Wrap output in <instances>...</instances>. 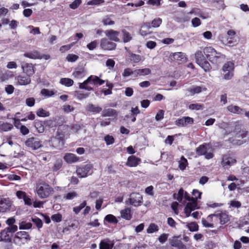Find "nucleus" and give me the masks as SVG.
I'll list each match as a JSON object with an SVG mask.
<instances>
[{
    "label": "nucleus",
    "mask_w": 249,
    "mask_h": 249,
    "mask_svg": "<svg viewBox=\"0 0 249 249\" xmlns=\"http://www.w3.org/2000/svg\"><path fill=\"white\" fill-rule=\"evenodd\" d=\"M159 227L154 223L150 224L146 230L148 233H152L159 231Z\"/></svg>",
    "instance_id": "37998d69"
},
{
    "label": "nucleus",
    "mask_w": 249,
    "mask_h": 249,
    "mask_svg": "<svg viewBox=\"0 0 249 249\" xmlns=\"http://www.w3.org/2000/svg\"><path fill=\"white\" fill-rule=\"evenodd\" d=\"M11 202L9 198L0 196V212L4 213L9 210Z\"/></svg>",
    "instance_id": "9d476101"
},
{
    "label": "nucleus",
    "mask_w": 249,
    "mask_h": 249,
    "mask_svg": "<svg viewBox=\"0 0 249 249\" xmlns=\"http://www.w3.org/2000/svg\"><path fill=\"white\" fill-rule=\"evenodd\" d=\"M203 53L209 61L213 64L220 63L225 59V55L219 52H217L214 48L211 46L206 47L203 49Z\"/></svg>",
    "instance_id": "f257e3e1"
},
{
    "label": "nucleus",
    "mask_w": 249,
    "mask_h": 249,
    "mask_svg": "<svg viewBox=\"0 0 249 249\" xmlns=\"http://www.w3.org/2000/svg\"><path fill=\"white\" fill-rule=\"evenodd\" d=\"M88 78L89 83L94 85L100 86L106 82L105 80L100 79L98 76L95 75H91Z\"/></svg>",
    "instance_id": "4be33fe9"
},
{
    "label": "nucleus",
    "mask_w": 249,
    "mask_h": 249,
    "mask_svg": "<svg viewBox=\"0 0 249 249\" xmlns=\"http://www.w3.org/2000/svg\"><path fill=\"white\" fill-rule=\"evenodd\" d=\"M151 72V71L149 68L135 70L136 77L140 76L147 75L150 74Z\"/></svg>",
    "instance_id": "a878e982"
},
{
    "label": "nucleus",
    "mask_w": 249,
    "mask_h": 249,
    "mask_svg": "<svg viewBox=\"0 0 249 249\" xmlns=\"http://www.w3.org/2000/svg\"><path fill=\"white\" fill-rule=\"evenodd\" d=\"M196 151L198 156L204 155L208 160L212 159L213 156V148L209 143H205L199 145L196 148Z\"/></svg>",
    "instance_id": "7ed1b4c3"
},
{
    "label": "nucleus",
    "mask_w": 249,
    "mask_h": 249,
    "mask_svg": "<svg viewBox=\"0 0 249 249\" xmlns=\"http://www.w3.org/2000/svg\"><path fill=\"white\" fill-rule=\"evenodd\" d=\"M236 162V160L233 157L225 155L223 157L221 164L225 168L228 169Z\"/></svg>",
    "instance_id": "6e6552de"
},
{
    "label": "nucleus",
    "mask_w": 249,
    "mask_h": 249,
    "mask_svg": "<svg viewBox=\"0 0 249 249\" xmlns=\"http://www.w3.org/2000/svg\"><path fill=\"white\" fill-rule=\"evenodd\" d=\"M11 237V234L6 230V229L0 232V241L10 240Z\"/></svg>",
    "instance_id": "c85d7f7f"
},
{
    "label": "nucleus",
    "mask_w": 249,
    "mask_h": 249,
    "mask_svg": "<svg viewBox=\"0 0 249 249\" xmlns=\"http://www.w3.org/2000/svg\"><path fill=\"white\" fill-rule=\"evenodd\" d=\"M175 198L177 199L178 201L179 202H181L182 200V198L184 196V191L183 189H180L178 194L174 195Z\"/></svg>",
    "instance_id": "052dcab7"
},
{
    "label": "nucleus",
    "mask_w": 249,
    "mask_h": 249,
    "mask_svg": "<svg viewBox=\"0 0 249 249\" xmlns=\"http://www.w3.org/2000/svg\"><path fill=\"white\" fill-rule=\"evenodd\" d=\"M223 78L226 80L231 79L233 76V71H227V72H223Z\"/></svg>",
    "instance_id": "bf43d9fd"
},
{
    "label": "nucleus",
    "mask_w": 249,
    "mask_h": 249,
    "mask_svg": "<svg viewBox=\"0 0 249 249\" xmlns=\"http://www.w3.org/2000/svg\"><path fill=\"white\" fill-rule=\"evenodd\" d=\"M31 221L36 225L39 231L42 227L43 222L40 218L36 216L33 217L31 218Z\"/></svg>",
    "instance_id": "e433bc0d"
},
{
    "label": "nucleus",
    "mask_w": 249,
    "mask_h": 249,
    "mask_svg": "<svg viewBox=\"0 0 249 249\" xmlns=\"http://www.w3.org/2000/svg\"><path fill=\"white\" fill-rule=\"evenodd\" d=\"M206 90V89L205 87L198 86H193L187 89V91L190 92L191 95L198 94L202 92L203 90L205 91Z\"/></svg>",
    "instance_id": "393cba45"
},
{
    "label": "nucleus",
    "mask_w": 249,
    "mask_h": 249,
    "mask_svg": "<svg viewBox=\"0 0 249 249\" xmlns=\"http://www.w3.org/2000/svg\"><path fill=\"white\" fill-rule=\"evenodd\" d=\"M227 110L231 113L237 114H244V109L240 108L239 107L237 106H234L232 105H230L227 107Z\"/></svg>",
    "instance_id": "5701e85b"
},
{
    "label": "nucleus",
    "mask_w": 249,
    "mask_h": 249,
    "mask_svg": "<svg viewBox=\"0 0 249 249\" xmlns=\"http://www.w3.org/2000/svg\"><path fill=\"white\" fill-rule=\"evenodd\" d=\"M69 129V127L67 126H62L60 127L57 130V133H58L57 138L61 139V140H63L65 137V135L64 134H61L62 130L63 129L65 130V129Z\"/></svg>",
    "instance_id": "603ef678"
},
{
    "label": "nucleus",
    "mask_w": 249,
    "mask_h": 249,
    "mask_svg": "<svg viewBox=\"0 0 249 249\" xmlns=\"http://www.w3.org/2000/svg\"><path fill=\"white\" fill-rule=\"evenodd\" d=\"M89 83L88 81V78L84 81L83 83H79V88L80 89H84L88 91H91L93 90V88L88 86V84Z\"/></svg>",
    "instance_id": "c9c22d12"
},
{
    "label": "nucleus",
    "mask_w": 249,
    "mask_h": 249,
    "mask_svg": "<svg viewBox=\"0 0 249 249\" xmlns=\"http://www.w3.org/2000/svg\"><path fill=\"white\" fill-rule=\"evenodd\" d=\"M16 238L18 239L23 238L26 240H29V235L26 231H19L16 233Z\"/></svg>",
    "instance_id": "a19ab883"
},
{
    "label": "nucleus",
    "mask_w": 249,
    "mask_h": 249,
    "mask_svg": "<svg viewBox=\"0 0 249 249\" xmlns=\"http://www.w3.org/2000/svg\"><path fill=\"white\" fill-rule=\"evenodd\" d=\"M187 164V160L184 157L182 156L179 163V167L180 169L181 170H184Z\"/></svg>",
    "instance_id": "3c124183"
},
{
    "label": "nucleus",
    "mask_w": 249,
    "mask_h": 249,
    "mask_svg": "<svg viewBox=\"0 0 249 249\" xmlns=\"http://www.w3.org/2000/svg\"><path fill=\"white\" fill-rule=\"evenodd\" d=\"M185 226L190 231L194 232L197 231L198 230V225L196 222H192L190 223H185Z\"/></svg>",
    "instance_id": "72a5a7b5"
},
{
    "label": "nucleus",
    "mask_w": 249,
    "mask_h": 249,
    "mask_svg": "<svg viewBox=\"0 0 249 249\" xmlns=\"http://www.w3.org/2000/svg\"><path fill=\"white\" fill-rule=\"evenodd\" d=\"M142 203V197L139 193L131 194L130 197L125 201L126 204H130L135 207L141 205Z\"/></svg>",
    "instance_id": "423d86ee"
},
{
    "label": "nucleus",
    "mask_w": 249,
    "mask_h": 249,
    "mask_svg": "<svg viewBox=\"0 0 249 249\" xmlns=\"http://www.w3.org/2000/svg\"><path fill=\"white\" fill-rule=\"evenodd\" d=\"M78 196V194L74 191L70 192L64 196V198L66 200H71Z\"/></svg>",
    "instance_id": "de8ad7c7"
},
{
    "label": "nucleus",
    "mask_w": 249,
    "mask_h": 249,
    "mask_svg": "<svg viewBox=\"0 0 249 249\" xmlns=\"http://www.w3.org/2000/svg\"><path fill=\"white\" fill-rule=\"evenodd\" d=\"M120 213L121 217L125 220H129L132 218V215L130 208L126 207L124 210H121Z\"/></svg>",
    "instance_id": "b1692460"
},
{
    "label": "nucleus",
    "mask_w": 249,
    "mask_h": 249,
    "mask_svg": "<svg viewBox=\"0 0 249 249\" xmlns=\"http://www.w3.org/2000/svg\"><path fill=\"white\" fill-rule=\"evenodd\" d=\"M162 23V19L157 18L153 19L151 22V26L154 28L159 27Z\"/></svg>",
    "instance_id": "6e6d98bb"
},
{
    "label": "nucleus",
    "mask_w": 249,
    "mask_h": 249,
    "mask_svg": "<svg viewBox=\"0 0 249 249\" xmlns=\"http://www.w3.org/2000/svg\"><path fill=\"white\" fill-rule=\"evenodd\" d=\"M100 46L102 49L105 50H112L115 49L116 44L114 42L109 41L106 38H103L101 39Z\"/></svg>",
    "instance_id": "9b49d317"
},
{
    "label": "nucleus",
    "mask_w": 249,
    "mask_h": 249,
    "mask_svg": "<svg viewBox=\"0 0 249 249\" xmlns=\"http://www.w3.org/2000/svg\"><path fill=\"white\" fill-rule=\"evenodd\" d=\"M78 58V56L74 54H69L66 57L68 61L71 62H74L76 61Z\"/></svg>",
    "instance_id": "680f3d73"
},
{
    "label": "nucleus",
    "mask_w": 249,
    "mask_h": 249,
    "mask_svg": "<svg viewBox=\"0 0 249 249\" xmlns=\"http://www.w3.org/2000/svg\"><path fill=\"white\" fill-rule=\"evenodd\" d=\"M74 108L70 105H64L62 107V109L65 113H70L74 110Z\"/></svg>",
    "instance_id": "13d9d810"
},
{
    "label": "nucleus",
    "mask_w": 249,
    "mask_h": 249,
    "mask_svg": "<svg viewBox=\"0 0 249 249\" xmlns=\"http://www.w3.org/2000/svg\"><path fill=\"white\" fill-rule=\"evenodd\" d=\"M92 166L90 164H87L83 167H78L76 173L79 178H86L88 175L91 174Z\"/></svg>",
    "instance_id": "0eeeda50"
},
{
    "label": "nucleus",
    "mask_w": 249,
    "mask_h": 249,
    "mask_svg": "<svg viewBox=\"0 0 249 249\" xmlns=\"http://www.w3.org/2000/svg\"><path fill=\"white\" fill-rule=\"evenodd\" d=\"M104 140L107 145L112 144L114 142V139L113 136L107 135L105 136Z\"/></svg>",
    "instance_id": "4d7b16f0"
},
{
    "label": "nucleus",
    "mask_w": 249,
    "mask_h": 249,
    "mask_svg": "<svg viewBox=\"0 0 249 249\" xmlns=\"http://www.w3.org/2000/svg\"><path fill=\"white\" fill-rule=\"evenodd\" d=\"M199 66H200L205 71H209L211 69V66L209 63L206 60L203 59L197 63Z\"/></svg>",
    "instance_id": "473e14b6"
},
{
    "label": "nucleus",
    "mask_w": 249,
    "mask_h": 249,
    "mask_svg": "<svg viewBox=\"0 0 249 249\" xmlns=\"http://www.w3.org/2000/svg\"><path fill=\"white\" fill-rule=\"evenodd\" d=\"M25 145L32 150H36L43 146L42 142L38 138L31 137L25 142Z\"/></svg>",
    "instance_id": "39448f33"
},
{
    "label": "nucleus",
    "mask_w": 249,
    "mask_h": 249,
    "mask_svg": "<svg viewBox=\"0 0 249 249\" xmlns=\"http://www.w3.org/2000/svg\"><path fill=\"white\" fill-rule=\"evenodd\" d=\"M117 115V112L115 110L111 108H108L104 110L102 112V116L103 117L106 116H115Z\"/></svg>",
    "instance_id": "58836bf2"
},
{
    "label": "nucleus",
    "mask_w": 249,
    "mask_h": 249,
    "mask_svg": "<svg viewBox=\"0 0 249 249\" xmlns=\"http://www.w3.org/2000/svg\"><path fill=\"white\" fill-rule=\"evenodd\" d=\"M36 115L39 117H45L49 116L50 113L43 108H39L36 112Z\"/></svg>",
    "instance_id": "8fccbe9b"
},
{
    "label": "nucleus",
    "mask_w": 249,
    "mask_h": 249,
    "mask_svg": "<svg viewBox=\"0 0 249 249\" xmlns=\"http://www.w3.org/2000/svg\"><path fill=\"white\" fill-rule=\"evenodd\" d=\"M170 244L173 247H175L179 249H186V247L183 243L178 239V237L174 236L170 239Z\"/></svg>",
    "instance_id": "2eb2a0df"
},
{
    "label": "nucleus",
    "mask_w": 249,
    "mask_h": 249,
    "mask_svg": "<svg viewBox=\"0 0 249 249\" xmlns=\"http://www.w3.org/2000/svg\"><path fill=\"white\" fill-rule=\"evenodd\" d=\"M41 94L44 96L49 97L53 95L55 92L53 90L44 89L41 90Z\"/></svg>",
    "instance_id": "a18cd8bd"
},
{
    "label": "nucleus",
    "mask_w": 249,
    "mask_h": 249,
    "mask_svg": "<svg viewBox=\"0 0 249 249\" xmlns=\"http://www.w3.org/2000/svg\"><path fill=\"white\" fill-rule=\"evenodd\" d=\"M85 75V72L82 69H79L77 71H75L72 73L73 77L78 79H81Z\"/></svg>",
    "instance_id": "79ce46f5"
},
{
    "label": "nucleus",
    "mask_w": 249,
    "mask_h": 249,
    "mask_svg": "<svg viewBox=\"0 0 249 249\" xmlns=\"http://www.w3.org/2000/svg\"><path fill=\"white\" fill-rule=\"evenodd\" d=\"M169 59L171 61H177L178 63L180 61H184L186 60L185 54L181 52L172 53L169 55Z\"/></svg>",
    "instance_id": "ddd939ff"
},
{
    "label": "nucleus",
    "mask_w": 249,
    "mask_h": 249,
    "mask_svg": "<svg viewBox=\"0 0 249 249\" xmlns=\"http://www.w3.org/2000/svg\"><path fill=\"white\" fill-rule=\"evenodd\" d=\"M81 2V0H75L70 4V7L72 9H75L79 6Z\"/></svg>",
    "instance_id": "774afa93"
},
{
    "label": "nucleus",
    "mask_w": 249,
    "mask_h": 249,
    "mask_svg": "<svg viewBox=\"0 0 249 249\" xmlns=\"http://www.w3.org/2000/svg\"><path fill=\"white\" fill-rule=\"evenodd\" d=\"M36 190L37 196L41 199L48 197L53 192V188L45 182L37 183Z\"/></svg>",
    "instance_id": "f03ea898"
},
{
    "label": "nucleus",
    "mask_w": 249,
    "mask_h": 249,
    "mask_svg": "<svg viewBox=\"0 0 249 249\" xmlns=\"http://www.w3.org/2000/svg\"><path fill=\"white\" fill-rule=\"evenodd\" d=\"M215 218L216 221L220 220V223L224 225L229 220V216L227 214L223 213H215Z\"/></svg>",
    "instance_id": "a211bd4d"
},
{
    "label": "nucleus",
    "mask_w": 249,
    "mask_h": 249,
    "mask_svg": "<svg viewBox=\"0 0 249 249\" xmlns=\"http://www.w3.org/2000/svg\"><path fill=\"white\" fill-rule=\"evenodd\" d=\"M105 35L110 40L112 41L115 42L120 41V39L118 37L120 33L118 31L112 29L107 30L105 31Z\"/></svg>",
    "instance_id": "f8f14e48"
},
{
    "label": "nucleus",
    "mask_w": 249,
    "mask_h": 249,
    "mask_svg": "<svg viewBox=\"0 0 249 249\" xmlns=\"http://www.w3.org/2000/svg\"><path fill=\"white\" fill-rule=\"evenodd\" d=\"M64 160L68 163H72L77 162L79 158L74 154L68 153L64 156Z\"/></svg>",
    "instance_id": "dca6fc26"
},
{
    "label": "nucleus",
    "mask_w": 249,
    "mask_h": 249,
    "mask_svg": "<svg viewBox=\"0 0 249 249\" xmlns=\"http://www.w3.org/2000/svg\"><path fill=\"white\" fill-rule=\"evenodd\" d=\"M222 41L224 44L228 46H231L234 43L232 37L228 36L226 39H223Z\"/></svg>",
    "instance_id": "e2e57ef3"
},
{
    "label": "nucleus",
    "mask_w": 249,
    "mask_h": 249,
    "mask_svg": "<svg viewBox=\"0 0 249 249\" xmlns=\"http://www.w3.org/2000/svg\"><path fill=\"white\" fill-rule=\"evenodd\" d=\"M122 33L123 34V40L124 42H127L131 40L132 37L131 35L125 30H122Z\"/></svg>",
    "instance_id": "49530a36"
},
{
    "label": "nucleus",
    "mask_w": 249,
    "mask_h": 249,
    "mask_svg": "<svg viewBox=\"0 0 249 249\" xmlns=\"http://www.w3.org/2000/svg\"><path fill=\"white\" fill-rule=\"evenodd\" d=\"M62 160L61 159H57L55 160L53 166L52 168L53 171V172H56L59 169H60L62 165Z\"/></svg>",
    "instance_id": "c03bdc74"
},
{
    "label": "nucleus",
    "mask_w": 249,
    "mask_h": 249,
    "mask_svg": "<svg viewBox=\"0 0 249 249\" xmlns=\"http://www.w3.org/2000/svg\"><path fill=\"white\" fill-rule=\"evenodd\" d=\"M114 244L112 241L108 239L102 240L99 244L100 249H112Z\"/></svg>",
    "instance_id": "f3484780"
},
{
    "label": "nucleus",
    "mask_w": 249,
    "mask_h": 249,
    "mask_svg": "<svg viewBox=\"0 0 249 249\" xmlns=\"http://www.w3.org/2000/svg\"><path fill=\"white\" fill-rule=\"evenodd\" d=\"M86 201H84L82 203H81L79 206L74 207L73 208L74 212L76 214H78L80 212V211L86 206Z\"/></svg>",
    "instance_id": "5fc2aeb1"
},
{
    "label": "nucleus",
    "mask_w": 249,
    "mask_h": 249,
    "mask_svg": "<svg viewBox=\"0 0 249 249\" xmlns=\"http://www.w3.org/2000/svg\"><path fill=\"white\" fill-rule=\"evenodd\" d=\"M195 58L196 63H198L203 59H205L201 51H198L195 53Z\"/></svg>",
    "instance_id": "864d4df0"
},
{
    "label": "nucleus",
    "mask_w": 249,
    "mask_h": 249,
    "mask_svg": "<svg viewBox=\"0 0 249 249\" xmlns=\"http://www.w3.org/2000/svg\"><path fill=\"white\" fill-rule=\"evenodd\" d=\"M32 227V224L31 222L22 221L19 223V229L20 230H29Z\"/></svg>",
    "instance_id": "4c0bfd02"
},
{
    "label": "nucleus",
    "mask_w": 249,
    "mask_h": 249,
    "mask_svg": "<svg viewBox=\"0 0 249 249\" xmlns=\"http://www.w3.org/2000/svg\"><path fill=\"white\" fill-rule=\"evenodd\" d=\"M105 220L111 223H117V220L116 218L112 214H108L105 217Z\"/></svg>",
    "instance_id": "69168bd1"
},
{
    "label": "nucleus",
    "mask_w": 249,
    "mask_h": 249,
    "mask_svg": "<svg viewBox=\"0 0 249 249\" xmlns=\"http://www.w3.org/2000/svg\"><path fill=\"white\" fill-rule=\"evenodd\" d=\"M24 56L31 59H40V55L36 51L24 53Z\"/></svg>",
    "instance_id": "f704fd0d"
},
{
    "label": "nucleus",
    "mask_w": 249,
    "mask_h": 249,
    "mask_svg": "<svg viewBox=\"0 0 249 249\" xmlns=\"http://www.w3.org/2000/svg\"><path fill=\"white\" fill-rule=\"evenodd\" d=\"M60 83L66 87H71L73 84V81L68 78H62L60 80Z\"/></svg>",
    "instance_id": "ea45409f"
},
{
    "label": "nucleus",
    "mask_w": 249,
    "mask_h": 249,
    "mask_svg": "<svg viewBox=\"0 0 249 249\" xmlns=\"http://www.w3.org/2000/svg\"><path fill=\"white\" fill-rule=\"evenodd\" d=\"M194 122V119L190 117H183L178 119L175 121V124L178 127H185L189 124H191Z\"/></svg>",
    "instance_id": "1a4fd4ad"
},
{
    "label": "nucleus",
    "mask_w": 249,
    "mask_h": 249,
    "mask_svg": "<svg viewBox=\"0 0 249 249\" xmlns=\"http://www.w3.org/2000/svg\"><path fill=\"white\" fill-rule=\"evenodd\" d=\"M140 161V159L134 156H131L127 159L126 165L129 167H136L139 164Z\"/></svg>",
    "instance_id": "6ab92c4d"
},
{
    "label": "nucleus",
    "mask_w": 249,
    "mask_h": 249,
    "mask_svg": "<svg viewBox=\"0 0 249 249\" xmlns=\"http://www.w3.org/2000/svg\"><path fill=\"white\" fill-rule=\"evenodd\" d=\"M51 218L54 222H59L62 220V215L60 213L54 214L52 215Z\"/></svg>",
    "instance_id": "0e129e2a"
},
{
    "label": "nucleus",
    "mask_w": 249,
    "mask_h": 249,
    "mask_svg": "<svg viewBox=\"0 0 249 249\" xmlns=\"http://www.w3.org/2000/svg\"><path fill=\"white\" fill-rule=\"evenodd\" d=\"M130 60L131 62L135 63H139L141 61H143L144 58L139 54H136L132 53H129Z\"/></svg>",
    "instance_id": "bb28decb"
},
{
    "label": "nucleus",
    "mask_w": 249,
    "mask_h": 249,
    "mask_svg": "<svg viewBox=\"0 0 249 249\" xmlns=\"http://www.w3.org/2000/svg\"><path fill=\"white\" fill-rule=\"evenodd\" d=\"M202 224L204 227L207 228H213V223H211L209 222L208 219L202 218Z\"/></svg>",
    "instance_id": "338daca9"
},
{
    "label": "nucleus",
    "mask_w": 249,
    "mask_h": 249,
    "mask_svg": "<svg viewBox=\"0 0 249 249\" xmlns=\"http://www.w3.org/2000/svg\"><path fill=\"white\" fill-rule=\"evenodd\" d=\"M122 76L124 78H126L129 76L136 77L135 70L133 71L132 69L129 68H126L124 70Z\"/></svg>",
    "instance_id": "c756f323"
},
{
    "label": "nucleus",
    "mask_w": 249,
    "mask_h": 249,
    "mask_svg": "<svg viewBox=\"0 0 249 249\" xmlns=\"http://www.w3.org/2000/svg\"><path fill=\"white\" fill-rule=\"evenodd\" d=\"M102 22L105 26L112 25L115 22L112 20L110 17L108 16L105 17L102 19Z\"/></svg>",
    "instance_id": "09e8293b"
},
{
    "label": "nucleus",
    "mask_w": 249,
    "mask_h": 249,
    "mask_svg": "<svg viewBox=\"0 0 249 249\" xmlns=\"http://www.w3.org/2000/svg\"><path fill=\"white\" fill-rule=\"evenodd\" d=\"M13 128V126L11 124L0 121V131H8Z\"/></svg>",
    "instance_id": "cd10ccee"
},
{
    "label": "nucleus",
    "mask_w": 249,
    "mask_h": 249,
    "mask_svg": "<svg viewBox=\"0 0 249 249\" xmlns=\"http://www.w3.org/2000/svg\"><path fill=\"white\" fill-rule=\"evenodd\" d=\"M16 80L18 84L21 86L27 85L31 82L30 77L27 75H18L16 77Z\"/></svg>",
    "instance_id": "4468645a"
},
{
    "label": "nucleus",
    "mask_w": 249,
    "mask_h": 249,
    "mask_svg": "<svg viewBox=\"0 0 249 249\" xmlns=\"http://www.w3.org/2000/svg\"><path fill=\"white\" fill-rule=\"evenodd\" d=\"M86 109L88 111L97 113L101 111L102 108L98 106H95L92 104H89L86 107Z\"/></svg>",
    "instance_id": "2f4dec72"
},
{
    "label": "nucleus",
    "mask_w": 249,
    "mask_h": 249,
    "mask_svg": "<svg viewBox=\"0 0 249 249\" xmlns=\"http://www.w3.org/2000/svg\"><path fill=\"white\" fill-rule=\"evenodd\" d=\"M247 135V131L242 130L237 133L233 138L229 139V141L233 145H240L246 142L244 139Z\"/></svg>",
    "instance_id": "20e7f679"
},
{
    "label": "nucleus",
    "mask_w": 249,
    "mask_h": 249,
    "mask_svg": "<svg viewBox=\"0 0 249 249\" xmlns=\"http://www.w3.org/2000/svg\"><path fill=\"white\" fill-rule=\"evenodd\" d=\"M151 28V25L149 22L144 23L140 30V34L142 36H145L149 35L151 32L149 30Z\"/></svg>",
    "instance_id": "412c9836"
},
{
    "label": "nucleus",
    "mask_w": 249,
    "mask_h": 249,
    "mask_svg": "<svg viewBox=\"0 0 249 249\" xmlns=\"http://www.w3.org/2000/svg\"><path fill=\"white\" fill-rule=\"evenodd\" d=\"M22 69L24 72L27 74V76L30 77L35 73V71L31 64H22L21 65Z\"/></svg>",
    "instance_id": "aec40b11"
},
{
    "label": "nucleus",
    "mask_w": 249,
    "mask_h": 249,
    "mask_svg": "<svg viewBox=\"0 0 249 249\" xmlns=\"http://www.w3.org/2000/svg\"><path fill=\"white\" fill-rule=\"evenodd\" d=\"M234 68V63L232 62L229 61L225 63L223 67V72H227V71H233Z\"/></svg>",
    "instance_id": "7c9ffc66"
}]
</instances>
